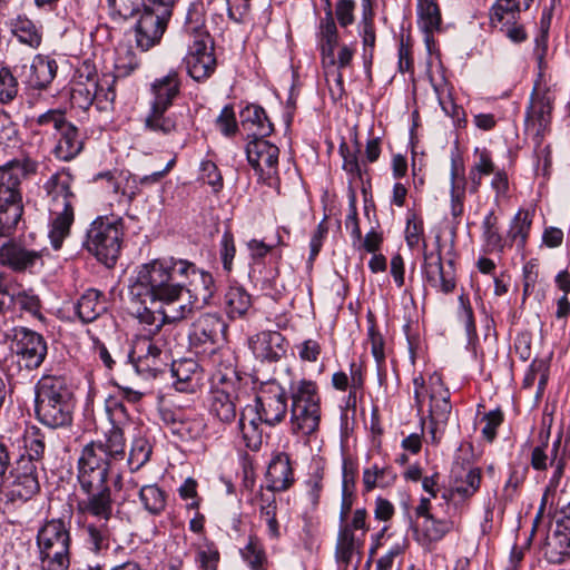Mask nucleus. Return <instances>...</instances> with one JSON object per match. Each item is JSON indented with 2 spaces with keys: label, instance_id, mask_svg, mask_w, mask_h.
Returning a JSON list of instances; mask_svg holds the SVG:
<instances>
[{
  "label": "nucleus",
  "instance_id": "nucleus-1",
  "mask_svg": "<svg viewBox=\"0 0 570 570\" xmlns=\"http://www.w3.org/2000/svg\"><path fill=\"white\" fill-rule=\"evenodd\" d=\"M100 456L91 446H85L78 459L77 474L80 489L87 494V498L77 502L80 529L87 546L95 553L110 548L114 500L109 478L115 485L120 482L115 464Z\"/></svg>",
  "mask_w": 570,
  "mask_h": 570
},
{
  "label": "nucleus",
  "instance_id": "nucleus-2",
  "mask_svg": "<svg viewBox=\"0 0 570 570\" xmlns=\"http://www.w3.org/2000/svg\"><path fill=\"white\" fill-rule=\"evenodd\" d=\"M129 294L150 304L159 303L168 324L188 318L196 306L190 299L181 302L183 286L176 284L155 261L139 266Z\"/></svg>",
  "mask_w": 570,
  "mask_h": 570
},
{
  "label": "nucleus",
  "instance_id": "nucleus-3",
  "mask_svg": "<svg viewBox=\"0 0 570 570\" xmlns=\"http://www.w3.org/2000/svg\"><path fill=\"white\" fill-rule=\"evenodd\" d=\"M76 401L63 376L43 375L36 385L35 412L38 421L50 429L71 425Z\"/></svg>",
  "mask_w": 570,
  "mask_h": 570
},
{
  "label": "nucleus",
  "instance_id": "nucleus-4",
  "mask_svg": "<svg viewBox=\"0 0 570 570\" xmlns=\"http://www.w3.org/2000/svg\"><path fill=\"white\" fill-rule=\"evenodd\" d=\"M38 164L30 158L13 159L0 166V228L12 234L23 213L22 181L36 174Z\"/></svg>",
  "mask_w": 570,
  "mask_h": 570
},
{
  "label": "nucleus",
  "instance_id": "nucleus-5",
  "mask_svg": "<svg viewBox=\"0 0 570 570\" xmlns=\"http://www.w3.org/2000/svg\"><path fill=\"white\" fill-rule=\"evenodd\" d=\"M184 33L188 37V53L185 57L187 72L194 80L203 81L215 71L216 58L213 39L198 8L188 10Z\"/></svg>",
  "mask_w": 570,
  "mask_h": 570
},
{
  "label": "nucleus",
  "instance_id": "nucleus-6",
  "mask_svg": "<svg viewBox=\"0 0 570 570\" xmlns=\"http://www.w3.org/2000/svg\"><path fill=\"white\" fill-rule=\"evenodd\" d=\"M154 261L165 268L176 284L183 286V292L188 293L189 299L196 307H203L210 303L216 292L215 281L210 273L199 269L187 259L166 257Z\"/></svg>",
  "mask_w": 570,
  "mask_h": 570
},
{
  "label": "nucleus",
  "instance_id": "nucleus-7",
  "mask_svg": "<svg viewBox=\"0 0 570 570\" xmlns=\"http://www.w3.org/2000/svg\"><path fill=\"white\" fill-rule=\"evenodd\" d=\"M71 535L69 524L60 518L45 522L37 533L41 570H68Z\"/></svg>",
  "mask_w": 570,
  "mask_h": 570
},
{
  "label": "nucleus",
  "instance_id": "nucleus-8",
  "mask_svg": "<svg viewBox=\"0 0 570 570\" xmlns=\"http://www.w3.org/2000/svg\"><path fill=\"white\" fill-rule=\"evenodd\" d=\"M291 432L308 436L318 430L321 422V396L315 382L299 380L291 387Z\"/></svg>",
  "mask_w": 570,
  "mask_h": 570
},
{
  "label": "nucleus",
  "instance_id": "nucleus-9",
  "mask_svg": "<svg viewBox=\"0 0 570 570\" xmlns=\"http://www.w3.org/2000/svg\"><path fill=\"white\" fill-rule=\"evenodd\" d=\"M124 222L120 217L99 216L89 226L85 247L106 266L111 267L120 254Z\"/></svg>",
  "mask_w": 570,
  "mask_h": 570
},
{
  "label": "nucleus",
  "instance_id": "nucleus-10",
  "mask_svg": "<svg viewBox=\"0 0 570 570\" xmlns=\"http://www.w3.org/2000/svg\"><path fill=\"white\" fill-rule=\"evenodd\" d=\"M174 0H146L136 24V42L147 51L158 45L171 17Z\"/></svg>",
  "mask_w": 570,
  "mask_h": 570
},
{
  "label": "nucleus",
  "instance_id": "nucleus-11",
  "mask_svg": "<svg viewBox=\"0 0 570 570\" xmlns=\"http://www.w3.org/2000/svg\"><path fill=\"white\" fill-rule=\"evenodd\" d=\"M226 330L227 325L218 314H202L191 324L188 336L190 346L197 353H209L213 363L216 364L219 361L216 345L224 338Z\"/></svg>",
  "mask_w": 570,
  "mask_h": 570
},
{
  "label": "nucleus",
  "instance_id": "nucleus-12",
  "mask_svg": "<svg viewBox=\"0 0 570 570\" xmlns=\"http://www.w3.org/2000/svg\"><path fill=\"white\" fill-rule=\"evenodd\" d=\"M12 351L18 364L27 370L38 368L47 355V343L42 335L27 327H16L12 337Z\"/></svg>",
  "mask_w": 570,
  "mask_h": 570
},
{
  "label": "nucleus",
  "instance_id": "nucleus-13",
  "mask_svg": "<svg viewBox=\"0 0 570 570\" xmlns=\"http://www.w3.org/2000/svg\"><path fill=\"white\" fill-rule=\"evenodd\" d=\"M161 338L139 336L129 354L136 372L145 379L156 377L164 371Z\"/></svg>",
  "mask_w": 570,
  "mask_h": 570
},
{
  "label": "nucleus",
  "instance_id": "nucleus-14",
  "mask_svg": "<svg viewBox=\"0 0 570 570\" xmlns=\"http://www.w3.org/2000/svg\"><path fill=\"white\" fill-rule=\"evenodd\" d=\"M38 465L30 459H19L7 479V497L10 501H28L35 497L40 484L38 480Z\"/></svg>",
  "mask_w": 570,
  "mask_h": 570
},
{
  "label": "nucleus",
  "instance_id": "nucleus-15",
  "mask_svg": "<svg viewBox=\"0 0 570 570\" xmlns=\"http://www.w3.org/2000/svg\"><path fill=\"white\" fill-rule=\"evenodd\" d=\"M250 405L257 410L266 425L275 426L284 420L287 413L285 390L275 382L267 383Z\"/></svg>",
  "mask_w": 570,
  "mask_h": 570
},
{
  "label": "nucleus",
  "instance_id": "nucleus-16",
  "mask_svg": "<svg viewBox=\"0 0 570 570\" xmlns=\"http://www.w3.org/2000/svg\"><path fill=\"white\" fill-rule=\"evenodd\" d=\"M422 273L425 282L434 289L450 294L455 288V274L453 261L445 267L442 262L441 249L438 252H424Z\"/></svg>",
  "mask_w": 570,
  "mask_h": 570
},
{
  "label": "nucleus",
  "instance_id": "nucleus-17",
  "mask_svg": "<svg viewBox=\"0 0 570 570\" xmlns=\"http://www.w3.org/2000/svg\"><path fill=\"white\" fill-rule=\"evenodd\" d=\"M554 100L556 96L550 88H542L539 82L535 83L527 110V120L537 127L538 136H543L549 129Z\"/></svg>",
  "mask_w": 570,
  "mask_h": 570
},
{
  "label": "nucleus",
  "instance_id": "nucleus-18",
  "mask_svg": "<svg viewBox=\"0 0 570 570\" xmlns=\"http://www.w3.org/2000/svg\"><path fill=\"white\" fill-rule=\"evenodd\" d=\"M161 419L170 433L180 441L198 439L205 426L198 414L181 409H165L161 411Z\"/></svg>",
  "mask_w": 570,
  "mask_h": 570
},
{
  "label": "nucleus",
  "instance_id": "nucleus-19",
  "mask_svg": "<svg viewBox=\"0 0 570 570\" xmlns=\"http://www.w3.org/2000/svg\"><path fill=\"white\" fill-rule=\"evenodd\" d=\"M41 262V252L10 239L0 246V265L16 273L31 272Z\"/></svg>",
  "mask_w": 570,
  "mask_h": 570
},
{
  "label": "nucleus",
  "instance_id": "nucleus-20",
  "mask_svg": "<svg viewBox=\"0 0 570 570\" xmlns=\"http://www.w3.org/2000/svg\"><path fill=\"white\" fill-rule=\"evenodd\" d=\"M98 88V75L95 67L85 61L77 70L71 87L70 101L73 107L87 110L94 102Z\"/></svg>",
  "mask_w": 570,
  "mask_h": 570
},
{
  "label": "nucleus",
  "instance_id": "nucleus-21",
  "mask_svg": "<svg viewBox=\"0 0 570 570\" xmlns=\"http://www.w3.org/2000/svg\"><path fill=\"white\" fill-rule=\"evenodd\" d=\"M246 155L250 166L261 176L265 174L271 176L273 173H276L279 149L277 146L265 140L264 137H257L249 141L246 147Z\"/></svg>",
  "mask_w": 570,
  "mask_h": 570
},
{
  "label": "nucleus",
  "instance_id": "nucleus-22",
  "mask_svg": "<svg viewBox=\"0 0 570 570\" xmlns=\"http://www.w3.org/2000/svg\"><path fill=\"white\" fill-rule=\"evenodd\" d=\"M248 344L261 361L277 362L286 353L285 337L276 331H263L252 336Z\"/></svg>",
  "mask_w": 570,
  "mask_h": 570
},
{
  "label": "nucleus",
  "instance_id": "nucleus-23",
  "mask_svg": "<svg viewBox=\"0 0 570 570\" xmlns=\"http://www.w3.org/2000/svg\"><path fill=\"white\" fill-rule=\"evenodd\" d=\"M57 70L58 65L55 59L45 55H37L29 67L23 66L20 77L28 87L42 90L52 82Z\"/></svg>",
  "mask_w": 570,
  "mask_h": 570
},
{
  "label": "nucleus",
  "instance_id": "nucleus-24",
  "mask_svg": "<svg viewBox=\"0 0 570 570\" xmlns=\"http://www.w3.org/2000/svg\"><path fill=\"white\" fill-rule=\"evenodd\" d=\"M374 1L375 0H362V18L357 23L358 36L363 45V61L365 68L372 66L376 43Z\"/></svg>",
  "mask_w": 570,
  "mask_h": 570
},
{
  "label": "nucleus",
  "instance_id": "nucleus-25",
  "mask_svg": "<svg viewBox=\"0 0 570 570\" xmlns=\"http://www.w3.org/2000/svg\"><path fill=\"white\" fill-rule=\"evenodd\" d=\"M450 391L439 376L430 377V407L431 423L438 428L446 424L451 413Z\"/></svg>",
  "mask_w": 570,
  "mask_h": 570
},
{
  "label": "nucleus",
  "instance_id": "nucleus-26",
  "mask_svg": "<svg viewBox=\"0 0 570 570\" xmlns=\"http://www.w3.org/2000/svg\"><path fill=\"white\" fill-rule=\"evenodd\" d=\"M263 424H265V422L262 416L250 404H247L242 410L238 428L246 448L252 451H258L263 444Z\"/></svg>",
  "mask_w": 570,
  "mask_h": 570
},
{
  "label": "nucleus",
  "instance_id": "nucleus-27",
  "mask_svg": "<svg viewBox=\"0 0 570 570\" xmlns=\"http://www.w3.org/2000/svg\"><path fill=\"white\" fill-rule=\"evenodd\" d=\"M72 178L67 173H56L46 183L45 190L50 198V208L75 207L76 195L71 190Z\"/></svg>",
  "mask_w": 570,
  "mask_h": 570
},
{
  "label": "nucleus",
  "instance_id": "nucleus-28",
  "mask_svg": "<svg viewBox=\"0 0 570 570\" xmlns=\"http://www.w3.org/2000/svg\"><path fill=\"white\" fill-rule=\"evenodd\" d=\"M267 490L272 493L287 490L294 482L289 455L284 452L275 454L267 468Z\"/></svg>",
  "mask_w": 570,
  "mask_h": 570
},
{
  "label": "nucleus",
  "instance_id": "nucleus-29",
  "mask_svg": "<svg viewBox=\"0 0 570 570\" xmlns=\"http://www.w3.org/2000/svg\"><path fill=\"white\" fill-rule=\"evenodd\" d=\"M86 446H91L97 455L106 459L115 464L125 460L126 456V441L121 428L112 424L111 429L106 432L105 440L92 442Z\"/></svg>",
  "mask_w": 570,
  "mask_h": 570
},
{
  "label": "nucleus",
  "instance_id": "nucleus-30",
  "mask_svg": "<svg viewBox=\"0 0 570 570\" xmlns=\"http://www.w3.org/2000/svg\"><path fill=\"white\" fill-rule=\"evenodd\" d=\"M180 78L176 70L156 79L151 85L153 100L150 108L169 109L180 92Z\"/></svg>",
  "mask_w": 570,
  "mask_h": 570
},
{
  "label": "nucleus",
  "instance_id": "nucleus-31",
  "mask_svg": "<svg viewBox=\"0 0 570 570\" xmlns=\"http://www.w3.org/2000/svg\"><path fill=\"white\" fill-rule=\"evenodd\" d=\"M338 43L337 27L331 10L325 12L320 23V49L324 69L334 68L335 48Z\"/></svg>",
  "mask_w": 570,
  "mask_h": 570
},
{
  "label": "nucleus",
  "instance_id": "nucleus-32",
  "mask_svg": "<svg viewBox=\"0 0 570 570\" xmlns=\"http://www.w3.org/2000/svg\"><path fill=\"white\" fill-rule=\"evenodd\" d=\"M49 239L52 248H61L63 240L70 235L75 220V207L50 208Z\"/></svg>",
  "mask_w": 570,
  "mask_h": 570
},
{
  "label": "nucleus",
  "instance_id": "nucleus-33",
  "mask_svg": "<svg viewBox=\"0 0 570 570\" xmlns=\"http://www.w3.org/2000/svg\"><path fill=\"white\" fill-rule=\"evenodd\" d=\"M171 373L176 379L175 387L180 392H194L203 379L198 363L190 358L175 361Z\"/></svg>",
  "mask_w": 570,
  "mask_h": 570
},
{
  "label": "nucleus",
  "instance_id": "nucleus-34",
  "mask_svg": "<svg viewBox=\"0 0 570 570\" xmlns=\"http://www.w3.org/2000/svg\"><path fill=\"white\" fill-rule=\"evenodd\" d=\"M59 138L53 149L57 158L69 161L73 159L83 148V139L78 128L71 122L62 125V128L58 130Z\"/></svg>",
  "mask_w": 570,
  "mask_h": 570
},
{
  "label": "nucleus",
  "instance_id": "nucleus-35",
  "mask_svg": "<svg viewBox=\"0 0 570 570\" xmlns=\"http://www.w3.org/2000/svg\"><path fill=\"white\" fill-rule=\"evenodd\" d=\"M363 546L364 539L356 533H350V530L338 531L335 547V558L338 566L347 570L355 554H357V562H360Z\"/></svg>",
  "mask_w": 570,
  "mask_h": 570
},
{
  "label": "nucleus",
  "instance_id": "nucleus-36",
  "mask_svg": "<svg viewBox=\"0 0 570 570\" xmlns=\"http://www.w3.org/2000/svg\"><path fill=\"white\" fill-rule=\"evenodd\" d=\"M104 295L94 288L87 289L75 305V311L79 320L87 324L96 321L107 311Z\"/></svg>",
  "mask_w": 570,
  "mask_h": 570
},
{
  "label": "nucleus",
  "instance_id": "nucleus-37",
  "mask_svg": "<svg viewBox=\"0 0 570 570\" xmlns=\"http://www.w3.org/2000/svg\"><path fill=\"white\" fill-rule=\"evenodd\" d=\"M417 24L426 35V41L430 36L441 30L442 16L438 0H417Z\"/></svg>",
  "mask_w": 570,
  "mask_h": 570
},
{
  "label": "nucleus",
  "instance_id": "nucleus-38",
  "mask_svg": "<svg viewBox=\"0 0 570 570\" xmlns=\"http://www.w3.org/2000/svg\"><path fill=\"white\" fill-rule=\"evenodd\" d=\"M168 109L150 108L145 118V129L160 136H170L178 130L179 121L174 112L167 114Z\"/></svg>",
  "mask_w": 570,
  "mask_h": 570
},
{
  "label": "nucleus",
  "instance_id": "nucleus-39",
  "mask_svg": "<svg viewBox=\"0 0 570 570\" xmlns=\"http://www.w3.org/2000/svg\"><path fill=\"white\" fill-rule=\"evenodd\" d=\"M466 179L463 175V167L456 159L451 164V215L454 219L460 218L464 212V198Z\"/></svg>",
  "mask_w": 570,
  "mask_h": 570
},
{
  "label": "nucleus",
  "instance_id": "nucleus-40",
  "mask_svg": "<svg viewBox=\"0 0 570 570\" xmlns=\"http://www.w3.org/2000/svg\"><path fill=\"white\" fill-rule=\"evenodd\" d=\"M240 122L244 128L253 130L256 138L268 136L273 131V124L261 106L248 105L242 109Z\"/></svg>",
  "mask_w": 570,
  "mask_h": 570
},
{
  "label": "nucleus",
  "instance_id": "nucleus-41",
  "mask_svg": "<svg viewBox=\"0 0 570 570\" xmlns=\"http://www.w3.org/2000/svg\"><path fill=\"white\" fill-rule=\"evenodd\" d=\"M131 299L138 304L132 311V314L140 324L148 326L146 330L147 333L142 336L155 337L160 332L161 327L165 324H168L167 320H165L161 307L159 306L158 311H154L147 305L149 302H144L142 299H138L132 296Z\"/></svg>",
  "mask_w": 570,
  "mask_h": 570
},
{
  "label": "nucleus",
  "instance_id": "nucleus-42",
  "mask_svg": "<svg viewBox=\"0 0 570 570\" xmlns=\"http://www.w3.org/2000/svg\"><path fill=\"white\" fill-rule=\"evenodd\" d=\"M354 57V49L351 46L343 45L337 53V58L335 57V67L325 69V76L328 80L330 77L333 78L335 82V87H330L331 95L334 99L342 98L344 94V80L342 75V69L346 68L351 65Z\"/></svg>",
  "mask_w": 570,
  "mask_h": 570
},
{
  "label": "nucleus",
  "instance_id": "nucleus-43",
  "mask_svg": "<svg viewBox=\"0 0 570 570\" xmlns=\"http://www.w3.org/2000/svg\"><path fill=\"white\" fill-rule=\"evenodd\" d=\"M11 32L19 40V42L37 49L42 41V33L40 28L28 17L18 16L9 23Z\"/></svg>",
  "mask_w": 570,
  "mask_h": 570
},
{
  "label": "nucleus",
  "instance_id": "nucleus-44",
  "mask_svg": "<svg viewBox=\"0 0 570 570\" xmlns=\"http://www.w3.org/2000/svg\"><path fill=\"white\" fill-rule=\"evenodd\" d=\"M252 307V296L240 286H232L227 289L224 299V308L230 320L240 318Z\"/></svg>",
  "mask_w": 570,
  "mask_h": 570
},
{
  "label": "nucleus",
  "instance_id": "nucleus-45",
  "mask_svg": "<svg viewBox=\"0 0 570 570\" xmlns=\"http://www.w3.org/2000/svg\"><path fill=\"white\" fill-rule=\"evenodd\" d=\"M139 502L151 515H160L167 507V493L158 484H146L139 489Z\"/></svg>",
  "mask_w": 570,
  "mask_h": 570
},
{
  "label": "nucleus",
  "instance_id": "nucleus-46",
  "mask_svg": "<svg viewBox=\"0 0 570 570\" xmlns=\"http://www.w3.org/2000/svg\"><path fill=\"white\" fill-rule=\"evenodd\" d=\"M533 213L529 209H519L510 223L508 238L523 249L527 245L532 226Z\"/></svg>",
  "mask_w": 570,
  "mask_h": 570
},
{
  "label": "nucleus",
  "instance_id": "nucleus-47",
  "mask_svg": "<svg viewBox=\"0 0 570 570\" xmlns=\"http://www.w3.org/2000/svg\"><path fill=\"white\" fill-rule=\"evenodd\" d=\"M567 532L557 528L553 534L548 538L544 557L549 562L561 563L566 558H570V537Z\"/></svg>",
  "mask_w": 570,
  "mask_h": 570
},
{
  "label": "nucleus",
  "instance_id": "nucleus-48",
  "mask_svg": "<svg viewBox=\"0 0 570 570\" xmlns=\"http://www.w3.org/2000/svg\"><path fill=\"white\" fill-rule=\"evenodd\" d=\"M520 13L515 0H498L491 8L490 22L493 28H502L518 22Z\"/></svg>",
  "mask_w": 570,
  "mask_h": 570
},
{
  "label": "nucleus",
  "instance_id": "nucleus-49",
  "mask_svg": "<svg viewBox=\"0 0 570 570\" xmlns=\"http://www.w3.org/2000/svg\"><path fill=\"white\" fill-rule=\"evenodd\" d=\"M139 67V60L136 52L129 46H119L116 49V58L114 65V75L111 77L126 78L130 76Z\"/></svg>",
  "mask_w": 570,
  "mask_h": 570
},
{
  "label": "nucleus",
  "instance_id": "nucleus-50",
  "mask_svg": "<svg viewBox=\"0 0 570 570\" xmlns=\"http://www.w3.org/2000/svg\"><path fill=\"white\" fill-rule=\"evenodd\" d=\"M481 479V470L479 468L470 469L464 479H456L454 481L450 495L452 498L458 495L462 500L472 498L480 489Z\"/></svg>",
  "mask_w": 570,
  "mask_h": 570
},
{
  "label": "nucleus",
  "instance_id": "nucleus-51",
  "mask_svg": "<svg viewBox=\"0 0 570 570\" xmlns=\"http://www.w3.org/2000/svg\"><path fill=\"white\" fill-rule=\"evenodd\" d=\"M396 479V474L390 466L380 468L374 464L363 471V485L366 492L374 488H385L392 484Z\"/></svg>",
  "mask_w": 570,
  "mask_h": 570
},
{
  "label": "nucleus",
  "instance_id": "nucleus-52",
  "mask_svg": "<svg viewBox=\"0 0 570 570\" xmlns=\"http://www.w3.org/2000/svg\"><path fill=\"white\" fill-rule=\"evenodd\" d=\"M212 413L222 422L229 423L236 417V404L224 391H215L210 403Z\"/></svg>",
  "mask_w": 570,
  "mask_h": 570
},
{
  "label": "nucleus",
  "instance_id": "nucleus-53",
  "mask_svg": "<svg viewBox=\"0 0 570 570\" xmlns=\"http://www.w3.org/2000/svg\"><path fill=\"white\" fill-rule=\"evenodd\" d=\"M453 521L450 519H438L434 514L425 518L422 523V533L426 541L436 542L442 540L453 529Z\"/></svg>",
  "mask_w": 570,
  "mask_h": 570
},
{
  "label": "nucleus",
  "instance_id": "nucleus-54",
  "mask_svg": "<svg viewBox=\"0 0 570 570\" xmlns=\"http://www.w3.org/2000/svg\"><path fill=\"white\" fill-rule=\"evenodd\" d=\"M361 151V146L356 141L355 148L352 150L346 145V142H342L340 145V154L343 158V169L351 175L353 178H362L363 173L366 171V169H363V166L365 165V161L358 160V154Z\"/></svg>",
  "mask_w": 570,
  "mask_h": 570
},
{
  "label": "nucleus",
  "instance_id": "nucleus-55",
  "mask_svg": "<svg viewBox=\"0 0 570 570\" xmlns=\"http://www.w3.org/2000/svg\"><path fill=\"white\" fill-rule=\"evenodd\" d=\"M13 305L30 313L35 317H41V302L31 291H18L11 285V298Z\"/></svg>",
  "mask_w": 570,
  "mask_h": 570
},
{
  "label": "nucleus",
  "instance_id": "nucleus-56",
  "mask_svg": "<svg viewBox=\"0 0 570 570\" xmlns=\"http://www.w3.org/2000/svg\"><path fill=\"white\" fill-rule=\"evenodd\" d=\"M240 553L252 570H264L266 554L257 538L250 537L248 543L240 550Z\"/></svg>",
  "mask_w": 570,
  "mask_h": 570
},
{
  "label": "nucleus",
  "instance_id": "nucleus-57",
  "mask_svg": "<svg viewBox=\"0 0 570 570\" xmlns=\"http://www.w3.org/2000/svg\"><path fill=\"white\" fill-rule=\"evenodd\" d=\"M151 454V445L145 439H136L130 448L127 464L130 471L139 470L149 461Z\"/></svg>",
  "mask_w": 570,
  "mask_h": 570
},
{
  "label": "nucleus",
  "instance_id": "nucleus-58",
  "mask_svg": "<svg viewBox=\"0 0 570 570\" xmlns=\"http://www.w3.org/2000/svg\"><path fill=\"white\" fill-rule=\"evenodd\" d=\"M498 218L491 210L482 222L483 237L487 246L491 249L502 250L503 240L498 229Z\"/></svg>",
  "mask_w": 570,
  "mask_h": 570
},
{
  "label": "nucleus",
  "instance_id": "nucleus-59",
  "mask_svg": "<svg viewBox=\"0 0 570 570\" xmlns=\"http://www.w3.org/2000/svg\"><path fill=\"white\" fill-rule=\"evenodd\" d=\"M114 83L115 79L111 75H104L101 78L98 77V88L95 101L99 109H106L107 105L114 102L116 98Z\"/></svg>",
  "mask_w": 570,
  "mask_h": 570
},
{
  "label": "nucleus",
  "instance_id": "nucleus-60",
  "mask_svg": "<svg viewBox=\"0 0 570 570\" xmlns=\"http://www.w3.org/2000/svg\"><path fill=\"white\" fill-rule=\"evenodd\" d=\"M18 94V82L8 68L0 69V102H11Z\"/></svg>",
  "mask_w": 570,
  "mask_h": 570
},
{
  "label": "nucleus",
  "instance_id": "nucleus-61",
  "mask_svg": "<svg viewBox=\"0 0 570 570\" xmlns=\"http://www.w3.org/2000/svg\"><path fill=\"white\" fill-rule=\"evenodd\" d=\"M108 6L114 14H118L122 19H129L140 11L145 6V0H107Z\"/></svg>",
  "mask_w": 570,
  "mask_h": 570
},
{
  "label": "nucleus",
  "instance_id": "nucleus-62",
  "mask_svg": "<svg viewBox=\"0 0 570 570\" xmlns=\"http://www.w3.org/2000/svg\"><path fill=\"white\" fill-rule=\"evenodd\" d=\"M563 493L564 491L562 490L554 499L556 510L553 513V520L559 530L570 532V501H567V498H563Z\"/></svg>",
  "mask_w": 570,
  "mask_h": 570
},
{
  "label": "nucleus",
  "instance_id": "nucleus-63",
  "mask_svg": "<svg viewBox=\"0 0 570 570\" xmlns=\"http://www.w3.org/2000/svg\"><path fill=\"white\" fill-rule=\"evenodd\" d=\"M473 155L475 157L474 163L471 166L473 170L484 174L485 176H490L498 170L492 159V155L487 148L475 147Z\"/></svg>",
  "mask_w": 570,
  "mask_h": 570
},
{
  "label": "nucleus",
  "instance_id": "nucleus-64",
  "mask_svg": "<svg viewBox=\"0 0 570 570\" xmlns=\"http://www.w3.org/2000/svg\"><path fill=\"white\" fill-rule=\"evenodd\" d=\"M27 455L20 459H30L37 465L40 463L45 454L46 444L43 438L40 435L39 430L26 438Z\"/></svg>",
  "mask_w": 570,
  "mask_h": 570
}]
</instances>
